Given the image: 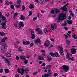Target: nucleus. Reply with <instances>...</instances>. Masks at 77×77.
Instances as JSON below:
<instances>
[{
  "label": "nucleus",
  "mask_w": 77,
  "mask_h": 77,
  "mask_svg": "<svg viewBox=\"0 0 77 77\" xmlns=\"http://www.w3.org/2000/svg\"><path fill=\"white\" fill-rule=\"evenodd\" d=\"M29 31H31V38L32 39H35V36H36V34L34 32V30H32L30 29H29Z\"/></svg>",
  "instance_id": "obj_2"
},
{
  "label": "nucleus",
  "mask_w": 77,
  "mask_h": 77,
  "mask_svg": "<svg viewBox=\"0 0 77 77\" xmlns=\"http://www.w3.org/2000/svg\"><path fill=\"white\" fill-rule=\"evenodd\" d=\"M44 1L45 0H41L40 1L41 2V3H40V4L41 5H43L44 4Z\"/></svg>",
  "instance_id": "obj_36"
},
{
  "label": "nucleus",
  "mask_w": 77,
  "mask_h": 77,
  "mask_svg": "<svg viewBox=\"0 0 77 77\" xmlns=\"http://www.w3.org/2000/svg\"><path fill=\"white\" fill-rule=\"evenodd\" d=\"M47 57V60L48 61H49V62H50V61H51L52 60V58H51V56L50 55H48L46 57Z\"/></svg>",
  "instance_id": "obj_11"
},
{
  "label": "nucleus",
  "mask_w": 77,
  "mask_h": 77,
  "mask_svg": "<svg viewBox=\"0 0 77 77\" xmlns=\"http://www.w3.org/2000/svg\"><path fill=\"white\" fill-rule=\"evenodd\" d=\"M22 9L23 10H25V7L24 5H23Z\"/></svg>",
  "instance_id": "obj_58"
},
{
  "label": "nucleus",
  "mask_w": 77,
  "mask_h": 77,
  "mask_svg": "<svg viewBox=\"0 0 77 77\" xmlns=\"http://www.w3.org/2000/svg\"><path fill=\"white\" fill-rule=\"evenodd\" d=\"M38 60H44V58L41 56H39L38 57Z\"/></svg>",
  "instance_id": "obj_18"
},
{
  "label": "nucleus",
  "mask_w": 77,
  "mask_h": 77,
  "mask_svg": "<svg viewBox=\"0 0 77 77\" xmlns=\"http://www.w3.org/2000/svg\"><path fill=\"white\" fill-rule=\"evenodd\" d=\"M5 73H7L8 74L9 73V70L7 69H5Z\"/></svg>",
  "instance_id": "obj_26"
},
{
  "label": "nucleus",
  "mask_w": 77,
  "mask_h": 77,
  "mask_svg": "<svg viewBox=\"0 0 77 77\" xmlns=\"http://www.w3.org/2000/svg\"><path fill=\"white\" fill-rule=\"evenodd\" d=\"M18 13H15L13 16L14 20H15V18H16L17 16H18Z\"/></svg>",
  "instance_id": "obj_16"
},
{
  "label": "nucleus",
  "mask_w": 77,
  "mask_h": 77,
  "mask_svg": "<svg viewBox=\"0 0 77 77\" xmlns=\"http://www.w3.org/2000/svg\"><path fill=\"white\" fill-rule=\"evenodd\" d=\"M1 49L2 53H4L6 52V50L5 49H7V46L6 45L2 46L1 47Z\"/></svg>",
  "instance_id": "obj_5"
},
{
  "label": "nucleus",
  "mask_w": 77,
  "mask_h": 77,
  "mask_svg": "<svg viewBox=\"0 0 77 77\" xmlns=\"http://www.w3.org/2000/svg\"><path fill=\"white\" fill-rule=\"evenodd\" d=\"M32 15V13L31 11H30L29 13V15H28V17H30L31 15Z\"/></svg>",
  "instance_id": "obj_54"
},
{
  "label": "nucleus",
  "mask_w": 77,
  "mask_h": 77,
  "mask_svg": "<svg viewBox=\"0 0 77 77\" xmlns=\"http://www.w3.org/2000/svg\"><path fill=\"white\" fill-rule=\"evenodd\" d=\"M49 44H50L49 41L46 40L45 41V43L44 44V45L45 47H48L49 45Z\"/></svg>",
  "instance_id": "obj_9"
},
{
  "label": "nucleus",
  "mask_w": 77,
  "mask_h": 77,
  "mask_svg": "<svg viewBox=\"0 0 77 77\" xmlns=\"http://www.w3.org/2000/svg\"><path fill=\"white\" fill-rule=\"evenodd\" d=\"M60 53L63 56L64 55V54L63 53V51H60Z\"/></svg>",
  "instance_id": "obj_45"
},
{
  "label": "nucleus",
  "mask_w": 77,
  "mask_h": 77,
  "mask_svg": "<svg viewBox=\"0 0 77 77\" xmlns=\"http://www.w3.org/2000/svg\"><path fill=\"white\" fill-rule=\"evenodd\" d=\"M48 31L47 30V28H45L44 29V33H45V34H47L48 33Z\"/></svg>",
  "instance_id": "obj_25"
},
{
  "label": "nucleus",
  "mask_w": 77,
  "mask_h": 77,
  "mask_svg": "<svg viewBox=\"0 0 77 77\" xmlns=\"http://www.w3.org/2000/svg\"><path fill=\"white\" fill-rule=\"evenodd\" d=\"M20 70H21V72H25V70L23 68L20 69Z\"/></svg>",
  "instance_id": "obj_40"
},
{
  "label": "nucleus",
  "mask_w": 77,
  "mask_h": 77,
  "mask_svg": "<svg viewBox=\"0 0 77 77\" xmlns=\"http://www.w3.org/2000/svg\"><path fill=\"white\" fill-rule=\"evenodd\" d=\"M45 65L46 64L45 63H43L41 65V66H45Z\"/></svg>",
  "instance_id": "obj_60"
},
{
  "label": "nucleus",
  "mask_w": 77,
  "mask_h": 77,
  "mask_svg": "<svg viewBox=\"0 0 77 77\" xmlns=\"http://www.w3.org/2000/svg\"><path fill=\"white\" fill-rule=\"evenodd\" d=\"M6 39H8V37H4L1 40V42H0V44H1L2 45H4V42H5Z\"/></svg>",
  "instance_id": "obj_7"
},
{
  "label": "nucleus",
  "mask_w": 77,
  "mask_h": 77,
  "mask_svg": "<svg viewBox=\"0 0 77 77\" xmlns=\"http://www.w3.org/2000/svg\"><path fill=\"white\" fill-rule=\"evenodd\" d=\"M5 5H9V3L8 1V0H6L5 1Z\"/></svg>",
  "instance_id": "obj_37"
},
{
  "label": "nucleus",
  "mask_w": 77,
  "mask_h": 77,
  "mask_svg": "<svg viewBox=\"0 0 77 77\" xmlns=\"http://www.w3.org/2000/svg\"><path fill=\"white\" fill-rule=\"evenodd\" d=\"M16 2L17 4H19V5H20V4L21 3V0H17Z\"/></svg>",
  "instance_id": "obj_32"
},
{
  "label": "nucleus",
  "mask_w": 77,
  "mask_h": 77,
  "mask_svg": "<svg viewBox=\"0 0 77 77\" xmlns=\"http://www.w3.org/2000/svg\"><path fill=\"white\" fill-rule=\"evenodd\" d=\"M5 35V33L2 32H0V36H3Z\"/></svg>",
  "instance_id": "obj_27"
},
{
  "label": "nucleus",
  "mask_w": 77,
  "mask_h": 77,
  "mask_svg": "<svg viewBox=\"0 0 77 77\" xmlns=\"http://www.w3.org/2000/svg\"><path fill=\"white\" fill-rule=\"evenodd\" d=\"M5 21L4 22H2L1 23V26H4L6 25V22H7V21H6V22L5 21Z\"/></svg>",
  "instance_id": "obj_23"
},
{
  "label": "nucleus",
  "mask_w": 77,
  "mask_h": 77,
  "mask_svg": "<svg viewBox=\"0 0 77 77\" xmlns=\"http://www.w3.org/2000/svg\"><path fill=\"white\" fill-rule=\"evenodd\" d=\"M21 6V5H17L15 6V7L16 8H17V9H19V8Z\"/></svg>",
  "instance_id": "obj_38"
},
{
  "label": "nucleus",
  "mask_w": 77,
  "mask_h": 77,
  "mask_svg": "<svg viewBox=\"0 0 77 77\" xmlns=\"http://www.w3.org/2000/svg\"><path fill=\"white\" fill-rule=\"evenodd\" d=\"M42 77H49V74H46L44 75H43L42 76Z\"/></svg>",
  "instance_id": "obj_24"
},
{
  "label": "nucleus",
  "mask_w": 77,
  "mask_h": 77,
  "mask_svg": "<svg viewBox=\"0 0 77 77\" xmlns=\"http://www.w3.org/2000/svg\"><path fill=\"white\" fill-rule=\"evenodd\" d=\"M62 67L63 68L62 69H63L65 72H67L69 70V67L67 66H62Z\"/></svg>",
  "instance_id": "obj_6"
},
{
  "label": "nucleus",
  "mask_w": 77,
  "mask_h": 77,
  "mask_svg": "<svg viewBox=\"0 0 77 77\" xmlns=\"http://www.w3.org/2000/svg\"><path fill=\"white\" fill-rule=\"evenodd\" d=\"M10 8H11L12 9H14V5H11L10 6Z\"/></svg>",
  "instance_id": "obj_42"
},
{
  "label": "nucleus",
  "mask_w": 77,
  "mask_h": 77,
  "mask_svg": "<svg viewBox=\"0 0 77 77\" xmlns=\"http://www.w3.org/2000/svg\"><path fill=\"white\" fill-rule=\"evenodd\" d=\"M70 60H71V61H74V57H72V58H70Z\"/></svg>",
  "instance_id": "obj_46"
},
{
  "label": "nucleus",
  "mask_w": 77,
  "mask_h": 77,
  "mask_svg": "<svg viewBox=\"0 0 77 77\" xmlns=\"http://www.w3.org/2000/svg\"><path fill=\"white\" fill-rule=\"evenodd\" d=\"M19 24L20 27H23L24 26V23L22 22H20L19 23Z\"/></svg>",
  "instance_id": "obj_12"
},
{
  "label": "nucleus",
  "mask_w": 77,
  "mask_h": 77,
  "mask_svg": "<svg viewBox=\"0 0 77 77\" xmlns=\"http://www.w3.org/2000/svg\"><path fill=\"white\" fill-rule=\"evenodd\" d=\"M69 5V3H67V4H65V5L63 6V7H61V9H62L63 11H66L68 9L66 8V6H68Z\"/></svg>",
  "instance_id": "obj_8"
},
{
  "label": "nucleus",
  "mask_w": 77,
  "mask_h": 77,
  "mask_svg": "<svg viewBox=\"0 0 77 77\" xmlns=\"http://www.w3.org/2000/svg\"><path fill=\"white\" fill-rule=\"evenodd\" d=\"M67 22L68 24H71L72 23V22L71 20H68Z\"/></svg>",
  "instance_id": "obj_19"
},
{
  "label": "nucleus",
  "mask_w": 77,
  "mask_h": 77,
  "mask_svg": "<svg viewBox=\"0 0 77 77\" xmlns=\"http://www.w3.org/2000/svg\"><path fill=\"white\" fill-rule=\"evenodd\" d=\"M17 72L18 73H20V69L19 68L17 69Z\"/></svg>",
  "instance_id": "obj_61"
},
{
  "label": "nucleus",
  "mask_w": 77,
  "mask_h": 77,
  "mask_svg": "<svg viewBox=\"0 0 77 77\" xmlns=\"http://www.w3.org/2000/svg\"><path fill=\"white\" fill-rule=\"evenodd\" d=\"M2 29H6V26H2Z\"/></svg>",
  "instance_id": "obj_52"
},
{
  "label": "nucleus",
  "mask_w": 77,
  "mask_h": 77,
  "mask_svg": "<svg viewBox=\"0 0 77 77\" xmlns=\"http://www.w3.org/2000/svg\"><path fill=\"white\" fill-rule=\"evenodd\" d=\"M20 58L22 60H26V57L24 55L21 56L20 57Z\"/></svg>",
  "instance_id": "obj_14"
},
{
  "label": "nucleus",
  "mask_w": 77,
  "mask_h": 77,
  "mask_svg": "<svg viewBox=\"0 0 77 77\" xmlns=\"http://www.w3.org/2000/svg\"><path fill=\"white\" fill-rule=\"evenodd\" d=\"M70 42H71L69 40H67L66 41V43L67 44H68V45H69Z\"/></svg>",
  "instance_id": "obj_31"
},
{
  "label": "nucleus",
  "mask_w": 77,
  "mask_h": 77,
  "mask_svg": "<svg viewBox=\"0 0 77 77\" xmlns=\"http://www.w3.org/2000/svg\"><path fill=\"white\" fill-rule=\"evenodd\" d=\"M54 11L55 14H57L59 12V10L58 9H57L56 8L54 9Z\"/></svg>",
  "instance_id": "obj_22"
},
{
  "label": "nucleus",
  "mask_w": 77,
  "mask_h": 77,
  "mask_svg": "<svg viewBox=\"0 0 77 77\" xmlns=\"http://www.w3.org/2000/svg\"><path fill=\"white\" fill-rule=\"evenodd\" d=\"M34 7H35V6L33 5V4H30L29 5V9H33L34 8Z\"/></svg>",
  "instance_id": "obj_21"
},
{
  "label": "nucleus",
  "mask_w": 77,
  "mask_h": 77,
  "mask_svg": "<svg viewBox=\"0 0 77 77\" xmlns=\"http://www.w3.org/2000/svg\"><path fill=\"white\" fill-rule=\"evenodd\" d=\"M38 43H41V40L40 38H37V40L35 42H34V43L35 44H37Z\"/></svg>",
  "instance_id": "obj_15"
},
{
  "label": "nucleus",
  "mask_w": 77,
  "mask_h": 77,
  "mask_svg": "<svg viewBox=\"0 0 77 77\" xmlns=\"http://www.w3.org/2000/svg\"><path fill=\"white\" fill-rule=\"evenodd\" d=\"M5 63H7L8 64V65H11V64L10 63V62L7 59H5Z\"/></svg>",
  "instance_id": "obj_17"
},
{
  "label": "nucleus",
  "mask_w": 77,
  "mask_h": 77,
  "mask_svg": "<svg viewBox=\"0 0 77 77\" xmlns=\"http://www.w3.org/2000/svg\"><path fill=\"white\" fill-rule=\"evenodd\" d=\"M2 13H1V12H0V19L1 18V20L2 21H7V20H6V17L2 16Z\"/></svg>",
  "instance_id": "obj_4"
},
{
  "label": "nucleus",
  "mask_w": 77,
  "mask_h": 77,
  "mask_svg": "<svg viewBox=\"0 0 77 77\" xmlns=\"http://www.w3.org/2000/svg\"><path fill=\"white\" fill-rule=\"evenodd\" d=\"M76 51H77V50L75 49L72 48L71 49V52L72 54H75Z\"/></svg>",
  "instance_id": "obj_10"
},
{
  "label": "nucleus",
  "mask_w": 77,
  "mask_h": 77,
  "mask_svg": "<svg viewBox=\"0 0 77 77\" xmlns=\"http://www.w3.org/2000/svg\"><path fill=\"white\" fill-rule=\"evenodd\" d=\"M35 30L36 32H38L39 31V30H40V29L39 28H37V29H35Z\"/></svg>",
  "instance_id": "obj_55"
},
{
  "label": "nucleus",
  "mask_w": 77,
  "mask_h": 77,
  "mask_svg": "<svg viewBox=\"0 0 77 77\" xmlns=\"http://www.w3.org/2000/svg\"><path fill=\"white\" fill-rule=\"evenodd\" d=\"M23 45H26V42H25L24 41L23 42Z\"/></svg>",
  "instance_id": "obj_62"
},
{
  "label": "nucleus",
  "mask_w": 77,
  "mask_h": 77,
  "mask_svg": "<svg viewBox=\"0 0 77 77\" xmlns=\"http://www.w3.org/2000/svg\"><path fill=\"white\" fill-rule=\"evenodd\" d=\"M3 71V69L2 68L0 70V73H2Z\"/></svg>",
  "instance_id": "obj_56"
},
{
  "label": "nucleus",
  "mask_w": 77,
  "mask_h": 77,
  "mask_svg": "<svg viewBox=\"0 0 77 77\" xmlns=\"http://www.w3.org/2000/svg\"><path fill=\"white\" fill-rule=\"evenodd\" d=\"M51 41H53V42H54V40L53 38H50Z\"/></svg>",
  "instance_id": "obj_64"
},
{
  "label": "nucleus",
  "mask_w": 77,
  "mask_h": 77,
  "mask_svg": "<svg viewBox=\"0 0 77 77\" xmlns=\"http://www.w3.org/2000/svg\"><path fill=\"white\" fill-rule=\"evenodd\" d=\"M54 27H55V29H56V28H57V26L56 24L55 23L54 24Z\"/></svg>",
  "instance_id": "obj_57"
},
{
  "label": "nucleus",
  "mask_w": 77,
  "mask_h": 77,
  "mask_svg": "<svg viewBox=\"0 0 77 77\" xmlns=\"http://www.w3.org/2000/svg\"><path fill=\"white\" fill-rule=\"evenodd\" d=\"M66 18V15L65 14H61L58 16L57 18L55 21L57 23H60V21H63Z\"/></svg>",
  "instance_id": "obj_1"
},
{
  "label": "nucleus",
  "mask_w": 77,
  "mask_h": 77,
  "mask_svg": "<svg viewBox=\"0 0 77 77\" xmlns=\"http://www.w3.org/2000/svg\"><path fill=\"white\" fill-rule=\"evenodd\" d=\"M37 34L39 35H42V32L41 31H39L37 33Z\"/></svg>",
  "instance_id": "obj_44"
},
{
  "label": "nucleus",
  "mask_w": 77,
  "mask_h": 77,
  "mask_svg": "<svg viewBox=\"0 0 77 77\" xmlns=\"http://www.w3.org/2000/svg\"><path fill=\"white\" fill-rule=\"evenodd\" d=\"M51 28H52V30H55V29H54V26H53V25H52L51 26Z\"/></svg>",
  "instance_id": "obj_41"
},
{
  "label": "nucleus",
  "mask_w": 77,
  "mask_h": 77,
  "mask_svg": "<svg viewBox=\"0 0 77 77\" xmlns=\"http://www.w3.org/2000/svg\"><path fill=\"white\" fill-rule=\"evenodd\" d=\"M72 37L75 39H77V36L74 33H73Z\"/></svg>",
  "instance_id": "obj_20"
},
{
  "label": "nucleus",
  "mask_w": 77,
  "mask_h": 77,
  "mask_svg": "<svg viewBox=\"0 0 77 77\" xmlns=\"http://www.w3.org/2000/svg\"><path fill=\"white\" fill-rule=\"evenodd\" d=\"M67 25V23L65 21L64 22V23L63 24H62L61 25V26H66Z\"/></svg>",
  "instance_id": "obj_29"
},
{
  "label": "nucleus",
  "mask_w": 77,
  "mask_h": 77,
  "mask_svg": "<svg viewBox=\"0 0 77 77\" xmlns=\"http://www.w3.org/2000/svg\"><path fill=\"white\" fill-rule=\"evenodd\" d=\"M36 19H37V17H34L33 19V21H36Z\"/></svg>",
  "instance_id": "obj_49"
},
{
  "label": "nucleus",
  "mask_w": 77,
  "mask_h": 77,
  "mask_svg": "<svg viewBox=\"0 0 77 77\" xmlns=\"http://www.w3.org/2000/svg\"><path fill=\"white\" fill-rule=\"evenodd\" d=\"M16 58L17 60H19V57H18V56L17 55Z\"/></svg>",
  "instance_id": "obj_63"
},
{
  "label": "nucleus",
  "mask_w": 77,
  "mask_h": 77,
  "mask_svg": "<svg viewBox=\"0 0 77 77\" xmlns=\"http://www.w3.org/2000/svg\"><path fill=\"white\" fill-rule=\"evenodd\" d=\"M24 63L25 64H27L28 63V60H25L24 62Z\"/></svg>",
  "instance_id": "obj_47"
},
{
  "label": "nucleus",
  "mask_w": 77,
  "mask_h": 77,
  "mask_svg": "<svg viewBox=\"0 0 77 77\" xmlns=\"http://www.w3.org/2000/svg\"><path fill=\"white\" fill-rule=\"evenodd\" d=\"M35 2L37 3H40V2L38 0H35Z\"/></svg>",
  "instance_id": "obj_59"
},
{
  "label": "nucleus",
  "mask_w": 77,
  "mask_h": 77,
  "mask_svg": "<svg viewBox=\"0 0 77 77\" xmlns=\"http://www.w3.org/2000/svg\"><path fill=\"white\" fill-rule=\"evenodd\" d=\"M49 54L50 56L53 57L56 56V57H58L60 56V55L58 54V53L57 52H55V53H54L53 52H51L49 53Z\"/></svg>",
  "instance_id": "obj_3"
},
{
  "label": "nucleus",
  "mask_w": 77,
  "mask_h": 77,
  "mask_svg": "<svg viewBox=\"0 0 77 77\" xmlns=\"http://www.w3.org/2000/svg\"><path fill=\"white\" fill-rule=\"evenodd\" d=\"M34 45V43H31L30 45V46L31 47H33Z\"/></svg>",
  "instance_id": "obj_50"
},
{
  "label": "nucleus",
  "mask_w": 77,
  "mask_h": 77,
  "mask_svg": "<svg viewBox=\"0 0 77 77\" xmlns=\"http://www.w3.org/2000/svg\"><path fill=\"white\" fill-rule=\"evenodd\" d=\"M51 68V66H50V65H48L46 66V68L47 69H50Z\"/></svg>",
  "instance_id": "obj_43"
},
{
  "label": "nucleus",
  "mask_w": 77,
  "mask_h": 77,
  "mask_svg": "<svg viewBox=\"0 0 77 77\" xmlns=\"http://www.w3.org/2000/svg\"><path fill=\"white\" fill-rule=\"evenodd\" d=\"M11 56L12 55L11 54H8L6 56L7 57H11Z\"/></svg>",
  "instance_id": "obj_35"
},
{
  "label": "nucleus",
  "mask_w": 77,
  "mask_h": 77,
  "mask_svg": "<svg viewBox=\"0 0 77 77\" xmlns=\"http://www.w3.org/2000/svg\"><path fill=\"white\" fill-rule=\"evenodd\" d=\"M30 44V42L29 41H26V45H28L29 44Z\"/></svg>",
  "instance_id": "obj_34"
},
{
  "label": "nucleus",
  "mask_w": 77,
  "mask_h": 77,
  "mask_svg": "<svg viewBox=\"0 0 77 77\" xmlns=\"http://www.w3.org/2000/svg\"><path fill=\"white\" fill-rule=\"evenodd\" d=\"M66 58L68 60H70V57H69V56L68 54L66 55Z\"/></svg>",
  "instance_id": "obj_33"
},
{
  "label": "nucleus",
  "mask_w": 77,
  "mask_h": 77,
  "mask_svg": "<svg viewBox=\"0 0 77 77\" xmlns=\"http://www.w3.org/2000/svg\"><path fill=\"white\" fill-rule=\"evenodd\" d=\"M57 75H58V74L57 73H54V77H56V76H57Z\"/></svg>",
  "instance_id": "obj_51"
},
{
  "label": "nucleus",
  "mask_w": 77,
  "mask_h": 77,
  "mask_svg": "<svg viewBox=\"0 0 77 77\" xmlns=\"http://www.w3.org/2000/svg\"><path fill=\"white\" fill-rule=\"evenodd\" d=\"M37 74H38V72H36L33 73L32 74H33V75H36Z\"/></svg>",
  "instance_id": "obj_53"
},
{
  "label": "nucleus",
  "mask_w": 77,
  "mask_h": 77,
  "mask_svg": "<svg viewBox=\"0 0 77 77\" xmlns=\"http://www.w3.org/2000/svg\"><path fill=\"white\" fill-rule=\"evenodd\" d=\"M25 73L27 74L28 73H29V69L26 68L25 69Z\"/></svg>",
  "instance_id": "obj_30"
},
{
  "label": "nucleus",
  "mask_w": 77,
  "mask_h": 77,
  "mask_svg": "<svg viewBox=\"0 0 77 77\" xmlns=\"http://www.w3.org/2000/svg\"><path fill=\"white\" fill-rule=\"evenodd\" d=\"M20 20H22V21H25L26 20V18L24 16V15H20Z\"/></svg>",
  "instance_id": "obj_13"
},
{
  "label": "nucleus",
  "mask_w": 77,
  "mask_h": 77,
  "mask_svg": "<svg viewBox=\"0 0 77 77\" xmlns=\"http://www.w3.org/2000/svg\"><path fill=\"white\" fill-rule=\"evenodd\" d=\"M48 73H49V76H51V70H48Z\"/></svg>",
  "instance_id": "obj_28"
},
{
  "label": "nucleus",
  "mask_w": 77,
  "mask_h": 77,
  "mask_svg": "<svg viewBox=\"0 0 77 77\" xmlns=\"http://www.w3.org/2000/svg\"><path fill=\"white\" fill-rule=\"evenodd\" d=\"M59 48L60 49V51H63V48L61 46H59Z\"/></svg>",
  "instance_id": "obj_39"
},
{
  "label": "nucleus",
  "mask_w": 77,
  "mask_h": 77,
  "mask_svg": "<svg viewBox=\"0 0 77 77\" xmlns=\"http://www.w3.org/2000/svg\"><path fill=\"white\" fill-rule=\"evenodd\" d=\"M55 13V11H54V10H52L51 11V14H54Z\"/></svg>",
  "instance_id": "obj_48"
}]
</instances>
